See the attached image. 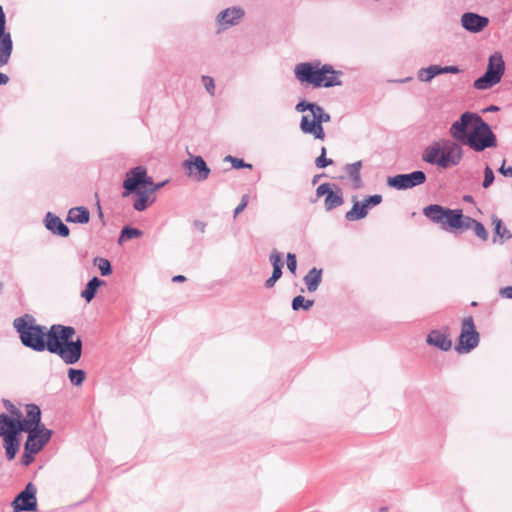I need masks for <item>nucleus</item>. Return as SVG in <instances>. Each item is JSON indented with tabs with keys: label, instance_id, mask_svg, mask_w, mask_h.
I'll return each mask as SVG.
<instances>
[{
	"label": "nucleus",
	"instance_id": "nucleus-61",
	"mask_svg": "<svg viewBox=\"0 0 512 512\" xmlns=\"http://www.w3.org/2000/svg\"><path fill=\"white\" fill-rule=\"evenodd\" d=\"M470 305L472 307H476V306H478V302L477 301H472Z\"/></svg>",
	"mask_w": 512,
	"mask_h": 512
},
{
	"label": "nucleus",
	"instance_id": "nucleus-24",
	"mask_svg": "<svg viewBox=\"0 0 512 512\" xmlns=\"http://www.w3.org/2000/svg\"><path fill=\"white\" fill-rule=\"evenodd\" d=\"M352 203V208L345 213L346 221L354 222L364 219L369 213L364 202L362 200H358L356 195H353Z\"/></svg>",
	"mask_w": 512,
	"mask_h": 512
},
{
	"label": "nucleus",
	"instance_id": "nucleus-8",
	"mask_svg": "<svg viewBox=\"0 0 512 512\" xmlns=\"http://www.w3.org/2000/svg\"><path fill=\"white\" fill-rule=\"evenodd\" d=\"M480 343V333L477 331L474 318L466 316L462 319L460 333L455 340L454 350L459 355L472 352Z\"/></svg>",
	"mask_w": 512,
	"mask_h": 512
},
{
	"label": "nucleus",
	"instance_id": "nucleus-30",
	"mask_svg": "<svg viewBox=\"0 0 512 512\" xmlns=\"http://www.w3.org/2000/svg\"><path fill=\"white\" fill-rule=\"evenodd\" d=\"M143 234L144 232L140 228L134 227L130 224H126L121 228L117 242L119 245H121L124 242L138 239L142 237Z\"/></svg>",
	"mask_w": 512,
	"mask_h": 512
},
{
	"label": "nucleus",
	"instance_id": "nucleus-26",
	"mask_svg": "<svg viewBox=\"0 0 512 512\" xmlns=\"http://www.w3.org/2000/svg\"><path fill=\"white\" fill-rule=\"evenodd\" d=\"M90 221V211L85 206H75L68 210L66 222L73 224H88Z\"/></svg>",
	"mask_w": 512,
	"mask_h": 512
},
{
	"label": "nucleus",
	"instance_id": "nucleus-27",
	"mask_svg": "<svg viewBox=\"0 0 512 512\" xmlns=\"http://www.w3.org/2000/svg\"><path fill=\"white\" fill-rule=\"evenodd\" d=\"M323 279V269L312 267L303 277V282L309 293L315 292Z\"/></svg>",
	"mask_w": 512,
	"mask_h": 512
},
{
	"label": "nucleus",
	"instance_id": "nucleus-14",
	"mask_svg": "<svg viewBox=\"0 0 512 512\" xmlns=\"http://www.w3.org/2000/svg\"><path fill=\"white\" fill-rule=\"evenodd\" d=\"M23 414L0 413V438L23 436L26 427L22 425Z\"/></svg>",
	"mask_w": 512,
	"mask_h": 512
},
{
	"label": "nucleus",
	"instance_id": "nucleus-37",
	"mask_svg": "<svg viewBox=\"0 0 512 512\" xmlns=\"http://www.w3.org/2000/svg\"><path fill=\"white\" fill-rule=\"evenodd\" d=\"M169 181V179H165L163 181L155 182L153 177L148 174L145 188L154 196V194L169 183Z\"/></svg>",
	"mask_w": 512,
	"mask_h": 512
},
{
	"label": "nucleus",
	"instance_id": "nucleus-15",
	"mask_svg": "<svg viewBox=\"0 0 512 512\" xmlns=\"http://www.w3.org/2000/svg\"><path fill=\"white\" fill-rule=\"evenodd\" d=\"M244 16L245 10L241 6H231L221 10L216 16L218 31L236 26Z\"/></svg>",
	"mask_w": 512,
	"mask_h": 512
},
{
	"label": "nucleus",
	"instance_id": "nucleus-4",
	"mask_svg": "<svg viewBox=\"0 0 512 512\" xmlns=\"http://www.w3.org/2000/svg\"><path fill=\"white\" fill-rule=\"evenodd\" d=\"M423 215L434 224L440 225L441 229L460 235L464 233L466 216L461 208H449L440 204H429L422 209Z\"/></svg>",
	"mask_w": 512,
	"mask_h": 512
},
{
	"label": "nucleus",
	"instance_id": "nucleus-55",
	"mask_svg": "<svg viewBox=\"0 0 512 512\" xmlns=\"http://www.w3.org/2000/svg\"><path fill=\"white\" fill-rule=\"evenodd\" d=\"M500 110V107L495 105V104H491L489 105L488 107H486L483 112H498Z\"/></svg>",
	"mask_w": 512,
	"mask_h": 512
},
{
	"label": "nucleus",
	"instance_id": "nucleus-23",
	"mask_svg": "<svg viewBox=\"0 0 512 512\" xmlns=\"http://www.w3.org/2000/svg\"><path fill=\"white\" fill-rule=\"evenodd\" d=\"M106 285V281L93 276L85 284L81 290L80 296L85 300L86 303H90L98 294L99 288Z\"/></svg>",
	"mask_w": 512,
	"mask_h": 512
},
{
	"label": "nucleus",
	"instance_id": "nucleus-7",
	"mask_svg": "<svg viewBox=\"0 0 512 512\" xmlns=\"http://www.w3.org/2000/svg\"><path fill=\"white\" fill-rule=\"evenodd\" d=\"M27 438L23 445L20 458L21 465L27 467L35 460V456L50 442L53 430L25 431Z\"/></svg>",
	"mask_w": 512,
	"mask_h": 512
},
{
	"label": "nucleus",
	"instance_id": "nucleus-1",
	"mask_svg": "<svg viewBox=\"0 0 512 512\" xmlns=\"http://www.w3.org/2000/svg\"><path fill=\"white\" fill-rule=\"evenodd\" d=\"M452 140L433 141L422 152V161L439 169L457 166L464 155L461 146H468L474 152L496 148L498 141L491 125L478 113L465 111L452 122L449 128Z\"/></svg>",
	"mask_w": 512,
	"mask_h": 512
},
{
	"label": "nucleus",
	"instance_id": "nucleus-22",
	"mask_svg": "<svg viewBox=\"0 0 512 512\" xmlns=\"http://www.w3.org/2000/svg\"><path fill=\"white\" fill-rule=\"evenodd\" d=\"M492 226L493 243L502 245L512 238L511 231L505 226L503 220L497 216L492 217Z\"/></svg>",
	"mask_w": 512,
	"mask_h": 512
},
{
	"label": "nucleus",
	"instance_id": "nucleus-31",
	"mask_svg": "<svg viewBox=\"0 0 512 512\" xmlns=\"http://www.w3.org/2000/svg\"><path fill=\"white\" fill-rule=\"evenodd\" d=\"M440 75H442L441 64H431L417 71L418 80L425 83H430L435 77Z\"/></svg>",
	"mask_w": 512,
	"mask_h": 512
},
{
	"label": "nucleus",
	"instance_id": "nucleus-32",
	"mask_svg": "<svg viewBox=\"0 0 512 512\" xmlns=\"http://www.w3.org/2000/svg\"><path fill=\"white\" fill-rule=\"evenodd\" d=\"M67 377L74 387H81L87 378V372L81 368L70 367L67 370Z\"/></svg>",
	"mask_w": 512,
	"mask_h": 512
},
{
	"label": "nucleus",
	"instance_id": "nucleus-60",
	"mask_svg": "<svg viewBox=\"0 0 512 512\" xmlns=\"http://www.w3.org/2000/svg\"><path fill=\"white\" fill-rule=\"evenodd\" d=\"M319 199H316V196L310 199L311 203H316Z\"/></svg>",
	"mask_w": 512,
	"mask_h": 512
},
{
	"label": "nucleus",
	"instance_id": "nucleus-54",
	"mask_svg": "<svg viewBox=\"0 0 512 512\" xmlns=\"http://www.w3.org/2000/svg\"><path fill=\"white\" fill-rule=\"evenodd\" d=\"M462 200L469 204H475V199L471 194L463 195Z\"/></svg>",
	"mask_w": 512,
	"mask_h": 512
},
{
	"label": "nucleus",
	"instance_id": "nucleus-3",
	"mask_svg": "<svg viewBox=\"0 0 512 512\" xmlns=\"http://www.w3.org/2000/svg\"><path fill=\"white\" fill-rule=\"evenodd\" d=\"M294 76L304 88L320 89L342 86L341 70H336L332 64L322 63L319 59L297 63Z\"/></svg>",
	"mask_w": 512,
	"mask_h": 512
},
{
	"label": "nucleus",
	"instance_id": "nucleus-43",
	"mask_svg": "<svg viewBox=\"0 0 512 512\" xmlns=\"http://www.w3.org/2000/svg\"><path fill=\"white\" fill-rule=\"evenodd\" d=\"M283 271L272 270V274L268 277L264 282V287L266 289H271L275 286L276 282L282 277Z\"/></svg>",
	"mask_w": 512,
	"mask_h": 512
},
{
	"label": "nucleus",
	"instance_id": "nucleus-39",
	"mask_svg": "<svg viewBox=\"0 0 512 512\" xmlns=\"http://www.w3.org/2000/svg\"><path fill=\"white\" fill-rule=\"evenodd\" d=\"M494 181H495L494 171L488 164H486V166L484 168V178L482 181V187L484 189H487L493 185Z\"/></svg>",
	"mask_w": 512,
	"mask_h": 512
},
{
	"label": "nucleus",
	"instance_id": "nucleus-6",
	"mask_svg": "<svg viewBox=\"0 0 512 512\" xmlns=\"http://www.w3.org/2000/svg\"><path fill=\"white\" fill-rule=\"evenodd\" d=\"M330 120V114L316 102L313 106L311 116L302 115L299 127L303 134L312 135L314 139L323 141L326 137L323 124L330 122Z\"/></svg>",
	"mask_w": 512,
	"mask_h": 512
},
{
	"label": "nucleus",
	"instance_id": "nucleus-21",
	"mask_svg": "<svg viewBox=\"0 0 512 512\" xmlns=\"http://www.w3.org/2000/svg\"><path fill=\"white\" fill-rule=\"evenodd\" d=\"M345 202L344 193L339 184L335 183L333 188L328 192L324 198V209L326 212H330Z\"/></svg>",
	"mask_w": 512,
	"mask_h": 512
},
{
	"label": "nucleus",
	"instance_id": "nucleus-56",
	"mask_svg": "<svg viewBox=\"0 0 512 512\" xmlns=\"http://www.w3.org/2000/svg\"><path fill=\"white\" fill-rule=\"evenodd\" d=\"M321 177H327V174L326 173H322V174L314 175L313 178H312V181H311L312 185H316L319 182Z\"/></svg>",
	"mask_w": 512,
	"mask_h": 512
},
{
	"label": "nucleus",
	"instance_id": "nucleus-45",
	"mask_svg": "<svg viewBox=\"0 0 512 512\" xmlns=\"http://www.w3.org/2000/svg\"><path fill=\"white\" fill-rule=\"evenodd\" d=\"M202 83L206 89V91L210 94V95H214L215 94V80L213 77L211 76H208V75H203L202 76Z\"/></svg>",
	"mask_w": 512,
	"mask_h": 512
},
{
	"label": "nucleus",
	"instance_id": "nucleus-41",
	"mask_svg": "<svg viewBox=\"0 0 512 512\" xmlns=\"http://www.w3.org/2000/svg\"><path fill=\"white\" fill-rule=\"evenodd\" d=\"M315 103L316 102H314V101H309L305 98H301V99H299L298 103L296 104L295 110L299 113H304L306 111H309L311 113Z\"/></svg>",
	"mask_w": 512,
	"mask_h": 512
},
{
	"label": "nucleus",
	"instance_id": "nucleus-9",
	"mask_svg": "<svg viewBox=\"0 0 512 512\" xmlns=\"http://www.w3.org/2000/svg\"><path fill=\"white\" fill-rule=\"evenodd\" d=\"M6 24V14L2 5H0V68L8 64L13 52V40ZM9 80L7 74L0 72V86H5Z\"/></svg>",
	"mask_w": 512,
	"mask_h": 512
},
{
	"label": "nucleus",
	"instance_id": "nucleus-29",
	"mask_svg": "<svg viewBox=\"0 0 512 512\" xmlns=\"http://www.w3.org/2000/svg\"><path fill=\"white\" fill-rule=\"evenodd\" d=\"M472 230L474 235L477 236L482 241H487L489 237L488 230L486 229L485 225L470 216H466V221L464 225V232L467 230Z\"/></svg>",
	"mask_w": 512,
	"mask_h": 512
},
{
	"label": "nucleus",
	"instance_id": "nucleus-50",
	"mask_svg": "<svg viewBox=\"0 0 512 512\" xmlns=\"http://www.w3.org/2000/svg\"><path fill=\"white\" fill-rule=\"evenodd\" d=\"M506 159H503L502 165L498 169V172L504 177L512 178V165L505 167Z\"/></svg>",
	"mask_w": 512,
	"mask_h": 512
},
{
	"label": "nucleus",
	"instance_id": "nucleus-25",
	"mask_svg": "<svg viewBox=\"0 0 512 512\" xmlns=\"http://www.w3.org/2000/svg\"><path fill=\"white\" fill-rule=\"evenodd\" d=\"M363 167V162L361 160L355 161L353 163H347L344 166V170L348 174L352 186L355 190L361 189L363 187V180L361 175V169Z\"/></svg>",
	"mask_w": 512,
	"mask_h": 512
},
{
	"label": "nucleus",
	"instance_id": "nucleus-28",
	"mask_svg": "<svg viewBox=\"0 0 512 512\" xmlns=\"http://www.w3.org/2000/svg\"><path fill=\"white\" fill-rule=\"evenodd\" d=\"M22 438L23 436L1 438L7 461H12L16 458L22 444Z\"/></svg>",
	"mask_w": 512,
	"mask_h": 512
},
{
	"label": "nucleus",
	"instance_id": "nucleus-34",
	"mask_svg": "<svg viewBox=\"0 0 512 512\" xmlns=\"http://www.w3.org/2000/svg\"><path fill=\"white\" fill-rule=\"evenodd\" d=\"M315 301L313 299H306L303 295L294 296L291 301V308L294 312L309 311Z\"/></svg>",
	"mask_w": 512,
	"mask_h": 512
},
{
	"label": "nucleus",
	"instance_id": "nucleus-53",
	"mask_svg": "<svg viewBox=\"0 0 512 512\" xmlns=\"http://www.w3.org/2000/svg\"><path fill=\"white\" fill-rule=\"evenodd\" d=\"M187 280L186 276L182 274H178L172 277V282L174 283H184Z\"/></svg>",
	"mask_w": 512,
	"mask_h": 512
},
{
	"label": "nucleus",
	"instance_id": "nucleus-10",
	"mask_svg": "<svg viewBox=\"0 0 512 512\" xmlns=\"http://www.w3.org/2000/svg\"><path fill=\"white\" fill-rule=\"evenodd\" d=\"M148 175V169L144 165H137L129 168L122 180V198H129L137 191H140L146 187V180Z\"/></svg>",
	"mask_w": 512,
	"mask_h": 512
},
{
	"label": "nucleus",
	"instance_id": "nucleus-59",
	"mask_svg": "<svg viewBox=\"0 0 512 512\" xmlns=\"http://www.w3.org/2000/svg\"><path fill=\"white\" fill-rule=\"evenodd\" d=\"M389 508L387 506H382L379 508V512H387Z\"/></svg>",
	"mask_w": 512,
	"mask_h": 512
},
{
	"label": "nucleus",
	"instance_id": "nucleus-35",
	"mask_svg": "<svg viewBox=\"0 0 512 512\" xmlns=\"http://www.w3.org/2000/svg\"><path fill=\"white\" fill-rule=\"evenodd\" d=\"M224 162L231 163V167L235 170H241V169H252L253 165L251 163L246 162L243 158H239L232 155H227L224 158Z\"/></svg>",
	"mask_w": 512,
	"mask_h": 512
},
{
	"label": "nucleus",
	"instance_id": "nucleus-58",
	"mask_svg": "<svg viewBox=\"0 0 512 512\" xmlns=\"http://www.w3.org/2000/svg\"><path fill=\"white\" fill-rule=\"evenodd\" d=\"M320 155H324V156H326V155H327V149H326V147H325V146H322V147H321Z\"/></svg>",
	"mask_w": 512,
	"mask_h": 512
},
{
	"label": "nucleus",
	"instance_id": "nucleus-36",
	"mask_svg": "<svg viewBox=\"0 0 512 512\" xmlns=\"http://www.w3.org/2000/svg\"><path fill=\"white\" fill-rule=\"evenodd\" d=\"M269 263L274 270L283 271L285 264L283 254L277 249H273L269 255Z\"/></svg>",
	"mask_w": 512,
	"mask_h": 512
},
{
	"label": "nucleus",
	"instance_id": "nucleus-40",
	"mask_svg": "<svg viewBox=\"0 0 512 512\" xmlns=\"http://www.w3.org/2000/svg\"><path fill=\"white\" fill-rule=\"evenodd\" d=\"M286 265L289 272L293 275H297V256L295 253L288 252L286 255Z\"/></svg>",
	"mask_w": 512,
	"mask_h": 512
},
{
	"label": "nucleus",
	"instance_id": "nucleus-17",
	"mask_svg": "<svg viewBox=\"0 0 512 512\" xmlns=\"http://www.w3.org/2000/svg\"><path fill=\"white\" fill-rule=\"evenodd\" d=\"M426 344L441 352L450 351L453 342L450 338L449 327L445 326L442 329H432L426 336Z\"/></svg>",
	"mask_w": 512,
	"mask_h": 512
},
{
	"label": "nucleus",
	"instance_id": "nucleus-33",
	"mask_svg": "<svg viewBox=\"0 0 512 512\" xmlns=\"http://www.w3.org/2000/svg\"><path fill=\"white\" fill-rule=\"evenodd\" d=\"M95 267L98 268L102 277H108L113 273V266L111 261L106 257L95 256L92 260Z\"/></svg>",
	"mask_w": 512,
	"mask_h": 512
},
{
	"label": "nucleus",
	"instance_id": "nucleus-16",
	"mask_svg": "<svg viewBox=\"0 0 512 512\" xmlns=\"http://www.w3.org/2000/svg\"><path fill=\"white\" fill-rule=\"evenodd\" d=\"M490 23L487 16L481 15L477 12L467 11L460 17V24L462 28L471 33L478 34L482 32Z\"/></svg>",
	"mask_w": 512,
	"mask_h": 512
},
{
	"label": "nucleus",
	"instance_id": "nucleus-38",
	"mask_svg": "<svg viewBox=\"0 0 512 512\" xmlns=\"http://www.w3.org/2000/svg\"><path fill=\"white\" fill-rule=\"evenodd\" d=\"M362 201L364 202L367 210L370 211L382 203L383 196L381 194L366 195L363 197Z\"/></svg>",
	"mask_w": 512,
	"mask_h": 512
},
{
	"label": "nucleus",
	"instance_id": "nucleus-49",
	"mask_svg": "<svg viewBox=\"0 0 512 512\" xmlns=\"http://www.w3.org/2000/svg\"><path fill=\"white\" fill-rule=\"evenodd\" d=\"M498 294L503 299L512 300V285L501 287L498 291Z\"/></svg>",
	"mask_w": 512,
	"mask_h": 512
},
{
	"label": "nucleus",
	"instance_id": "nucleus-47",
	"mask_svg": "<svg viewBox=\"0 0 512 512\" xmlns=\"http://www.w3.org/2000/svg\"><path fill=\"white\" fill-rule=\"evenodd\" d=\"M463 69L459 65H441V74H460Z\"/></svg>",
	"mask_w": 512,
	"mask_h": 512
},
{
	"label": "nucleus",
	"instance_id": "nucleus-52",
	"mask_svg": "<svg viewBox=\"0 0 512 512\" xmlns=\"http://www.w3.org/2000/svg\"><path fill=\"white\" fill-rule=\"evenodd\" d=\"M97 216L100 219L102 226H105L106 225L105 216H104L102 208L99 204V201L97 202Z\"/></svg>",
	"mask_w": 512,
	"mask_h": 512
},
{
	"label": "nucleus",
	"instance_id": "nucleus-57",
	"mask_svg": "<svg viewBox=\"0 0 512 512\" xmlns=\"http://www.w3.org/2000/svg\"><path fill=\"white\" fill-rule=\"evenodd\" d=\"M410 80H412V77H406V78H403V79H399V80H396V82L406 83V82H408Z\"/></svg>",
	"mask_w": 512,
	"mask_h": 512
},
{
	"label": "nucleus",
	"instance_id": "nucleus-42",
	"mask_svg": "<svg viewBox=\"0 0 512 512\" xmlns=\"http://www.w3.org/2000/svg\"><path fill=\"white\" fill-rule=\"evenodd\" d=\"M335 183L333 182H324L317 186L315 193H316V199H320L321 197H326L328 192L333 188V185Z\"/></svg>",
	"mask_w": 512,
	"mask_h": 512
},
{
	"label": "nucleus",
	"instance_id": "nucleus-51",
	"mask_svg": "<svg viewBox=\"0 0 512 512\" xmlns=\"http://www.w3.org/2000/svg\"><path fill=\"white\" fill-rule=\"evenodd\" d=\"M193 226L199 230L201 233L205 232L206 223L201 220H194Z\"/></svg>",
	"mask_w": 512,
	"mask_h": 512
},
{
	"label": "nucleus",
	"instance_id": "nucleus-46",
	"mask_svg": "<svg viewBox=\"0 0 512 512\" xmlns=\"http://www.w3.org/2000/svg\"><path fill=\"white\" fill-rule=\"evenodd\" d=\"M314 163L318 169H324L327 166L332 165L334 161L331 158H327V156L319 155L318 157H316Z\"/></svg>",
	"mask_w": 512,
	"mask_h": 512
},
{
	"label": "nucleus",
	"instance_id": "nucleus-2",
	"mask_svg": "<svg viewBox=\"0 0 512 512\" xmlns=\"http://www.w3.org/2000/svg\"><path fill=\"white\" fill-rule=\"evenodd\" d=\"M13 329L21 344L34 352H49L57 355L64 364H77L83 354V341L76 335L73 326L52 324L50 327L39 324L36 318L25 313L13 320Z\"/></svg>",
	"mask_w": 512,
	"mask_h": 512
},
{
	"label": "nucleus",
	"instance_id": "nucleus-13",
	"mask_svg": "<svg viewBox=\"0 0 512 512\" xmlns=\"http://www.w3.org/2000/svg\"><path fill=\"white\" fill-rule=\"evenodd\" d=\"M37 488L33 482H28L12 500L13 512H37Z\"/></svg>",
	"mask_w": 512,
	"mask_h": 512
},
{
	"label": "nucleus",
	"instance_id": "nucleus-12",
	"mask_svg": "<svg viewBox=\"0 0 512 512\" xmlns=\"http://www.w3.org/2000/svg\"><path fill=\"white\" fill-rule=\"evenodd\" d=\"M185 175L196 182H204L211 174V168L201 155H189L181 163Z\"/></svg>",
	"mask_w": 512,
	"mask_h": 512
},
{
	"label": "nucleus",
	"instance_id": "nucleus-48",
	"mask_svg": "<svg viewBox=\"0 0 512 512\" xmlns=\"http://www.w3.org/2000/svg\"><path fill=\"white\" fill-rule=\"evenodd\" d=\"M2 403L7 410L6 414H23V412L18 407H16L9 399L3 398Z\"/></svg>",
	"mask_w": 512,
	"mask_h": 512
},
{
	"label": "nucleus",
	"instance_id": "nucleus-20",
	"mask_svg": "<svg viewBox=\"0 0 512 512\" xmlns=\"http://www.w3.org/2000/svg\"><path fill=\"white\" fill-rule=\"evenodd\" d=\"M133 200L132 207L137 212H143L147 210L156 201V197L153 196L146 188L137 191L133 195H130Z\"/></svg>",
	"mask_w": 512,
	"mask_h": 512
},
{
	"label": "nucleus",
	"instance_id": "nucleus-5",
	"mask_svg": "<svg viewBox=\"0 0 512 512\" xmlns=\"http://www.w3.org/2000/svg\"><path fill=\"white\" fill-rule=\"evenodd\" d=\"M506 63L500 51H494L488 57L487 66L482 75L473 81V88L486 91L499 84L505 75Z\"/></svg>",
	"mask_w": 512,
	"mask_h": 512
},
{
	"label": "nucleus",
	"instance_id": "nucleus-11",
	"mask_svg": "<svg viewBox=\"0 0 512 512\" xmlns=\"http://www.w3.org/2000/svg\"><path fill=\"white\" fill-rule=\"evenodd\" d=\"M426 180L427 175L424 171L414 170L409 173H399L388 176L386 185L398 191H406L423 185Z\"/></svg>",
	"mask_w": 512,
	"mask_h": 512
},
{
	"label": "nucleus",
	"instance_id": "nucleus-44",
	"mask_svg": "<svg viewBox=\"0 0 512 512\" xmlns=\"http://www.w3.org/2000/svg\"><path fill=\"white\" fill-rule=\"evenodd\" d=\"M249 199H250L249 194L242 195L239 204L234 208V211H233L234 218H236L240 213H242L246 209V207L249 204Z\"/></svg>",
	"mask_w": 512,
	"mask_h": 512
},
{
	"label": "nucleus",
	"instance_id": "nucleus-19",
	"mask_svg": "<svg viewBox=\"0 0 512 512\" xmlns=\"http://www.w3.org/2000/svg\"><path fill=\"white\" fill-rule=\"evenodd\" d=\"M44 227L54 236L67 238L70 228L53 212L48 211L43 219Z\"/></svg>",
	"mask_w": 512,
	"mask_h": 512
},
{
	"label": "nucleus",
	"instance_id": "nucleus-18",
	"mask_svg": "<svg viewBox=\"0 0 512 512\" xmlns=\"http://www.w3.org/2000/svg\"><path fill=\"white\" fill-rule=\"evenodd\" d=\"M26 415H23L22 425L25 431L50 430L42 423V410L39 405L29 403L25 405Z\"/></svg>",
	"mask_w": 512,
	"mask_h": 512
}]
</instances>
